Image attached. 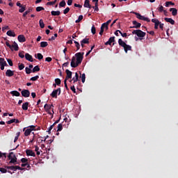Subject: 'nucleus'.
<instances>
[{"mask_svg":"<svg viewBox=\"0 0 178 178\" xmlns=\"http://www.w3.org/2000/svg\"><path fill=\"white\" fill-rule=\"evenodd\" d=\"M84 58V52H79L75 54L74 56L72 58L71 60V67H77L79 65H81V62H83V59Z\"/></svg>","mask_w":178,"mask_h":178,"instance_id":"1","label":"nucleus"},{"mask_svg":"<svg viewBox=\"0 0 178 178\" xmlns=\"http://www.w3.org/2000/svg\"><path fill=\"white\" fill-rule=\"evenodd\" d=\"M22 131H25V133H24V136L27 137L31 134L32 131H35V126L31 125L26 129V130H25V128H24Z\"/></svg>","mask_w":178,"mask_h":178,"instance_id":"2","label":"nucleus"},{"mask_svg":"<svg viewBox=\"0 0 178 178\" xmlns=\"http://www.w3.org/2000/svg\"><path fill=\"white\" fill-rule=\"evenodd\" d=\"M132 34H135L137 37H139V38H144L147 33L140 29H136L132 31Z\"/></svg>","mask_w":178,"mask_h":178,"instance_id":"3","label":"nucleus"},{"mask_svg":"<svg viewBox=\"0 0 178 178\" xmlns=\"http://www.w3.org/2000/svg\"><path fill=\"white\" fill-rule=\"evenodd\" d=\"M134 15H136L137 19H139V20H143L144 22H147V23H149L151 22V19L148 17H145V16L141 15V14L138 13H134Z\"/></svg>","mask_w":178,"mask_h":178,"instance_id":"4","label":"nucleus"},{"mask_svg":"<svg viewBox=\"0 0 178 178\" xmlns=\"http://www.w3.org/2000/svg\"><path fill=\"white\" fill-rule=\"evenodd\" d=\"M6 169H8L12 171H17V170H24V168H21L18 165H13V166H6Z\"/></svg>","mask_w":178,"mask_h":178,"instance_id":"5","label":"nucleus"},{"mask_svg":"<svg viewBox=\"0 0 178 178\" xmlns=\"http://www.w3.org/2000/svg\"><path fill=\"white\" fill-rule=\"evenodd\" d=\"M58 94V95H60V88H57V90H55L52 91L51 97H54V98L56 99Z\"/></svg>","mask_w":178,"mask_h":178,"instance_id":"6","label":"nucleus"},{"mask_svg":"<svg viewBox=\"0 0 178 178\" xmlns=\"http://www.w3.org/2000/svg\"><path fill=\"white\" fill-rule=\"evenodd\" d=\"M132 24H134V26H130V29H140V27H141V23L137 21H133Z\"/></svg>","mask_w":178,"mask_h":178,"instance_id":"7","label":"nucleus"},{"mask_svg":"<svg viewBox=\"0 0 178 178\" xmlns=\"http://www.w3.org/2000/svg\"><path fill=\"white\" fill-rule=\"evenodd\" d=\"M22 95L24 97H30V91L28 90H22Z\"/></svg>","mask_w":178,"mask_h":178,"instance_id":"8","label":"nucleus"},{"mask_svg":"<svg viewBox=\"0 0 178 178\" xmlns=\"http://www.w3.org/2000/svg\"><path fill=\"white\" fill-rule=\"evenodd\" d=\"M14 75H15V71H12L10 70H7V71H6V76L12 77Z\"/></svg>","mask_w":178,"mask_h":178,"instance_id":"9","label":"nucleus"},{"mask_svg":"<svg viewBox=\"0 0 178 178\" xmlns=\"http://www.w3.org/2000/svg\"><path fill=\"white\" fill-rule=\"evenodd\" d=\"M26 152L27 156H35V153L33 152L31 149H26Z\"/></svg>","mask_w":178,"mask_h":178,"instance_id":"10","label":"nucleus"},{"mask_svg":"<svg viewBox=\"0 0 178 178\" xmlns=\"http://www.w3.org/2000/svg\"><path fill=\"white\" fill-rule=\"evenodd\" d=\"M52 108H54L53 104L49 105V104H46L45 105H44V110H45L46 112H48L49 111L52 109Z\"/></svg>","mask_w":178,"mask_h":178,"instance_id":"11","label":"nucleus"},{"mask_svg":"<svg viewBox=\"0 0 178 178\" xmlns=\"http://www.w3.org/2000/svg\"><path fill=\"white\" fill-rule=\"evenodd\" d=\"M17 39L19 42H26V37L24 35H19Z\"/></svg>","mask_w":178,"mask_h":178,"instance_id":"12","label":"nucleus"},{"mask_svg":"<svg viewBox=\"0 0 178 178\" xmlns=\"http://www.w3.org/2000/svg\"><path fill=\"white\" fill-rule=\"evenodd\" d=\"M0 66L1 67H5V66H8V63H6L4 58H0Z\"/></svg>","mask_w":178,"mask_h":178,"instance_id":"13","label":"nucleus"},{"mask_svg":"<svg viewBox=\"0 0 178 178\" xmlns=\"http://www.w3.org/2000/svg\"><path fill=\"white\" fill-rule=\"evenodd\" d=\"M25 58L26 60H29V62H33V56L30 55L29 53L25 54Z\"/></svg>","mask_w":178,"mask_h":178,"instance_id":"14","label":"nucleus"},{"mask_svg":"<svg viewBox=\"0 0 178 178\" xmlns=\"http://www.w3.org/2000/svg\"><path fill=\"white\" fill-rule=\"evenodd\" d=\"M13 48L14 51H19V45L17 44V43H16V42H14L13 44L11 45V51H13Z\"/></svg>","mask_w":178,"mask_h":178,"instance_id":"15","label":"nucleus"},{"mask_svg":"<svg viewBox=\"0 0 178 178\" xmlns=\"http://www.w3.org/2000/svg\"><path fill=\"white\" fill-rule=\"evenodd\" d=\"M112 42H115V36L111 37L105 43V45H111Z\"/></svg>","mask_w":178,"mask_h":178,"instance_id":"16","label":"nucleus"},{"mask_svg":"<svg viewBox=\"0 0 178 178\" xmlns=\"http://www.w3.org/2000/svg\"><path fill=\"white\" fill-rule=\"evenodd\" d=\"M65 73L67 74V76L65 80H68L69 79H72V72L69 70H65Z\"/></svg>","mask_w":178,"mask_h":178,"instance_id":"17","label":"nucleus"},{"mask_svg":"<svg viewBox=\"0 0 178 178\" xmlns=\"http://www.w3.org/2000/svg\"><path fill=\"white\" fill-rule=\"evenodd\" d=\"M170 12L172 13V16H177V9L175 8H170Z\"/></svg>","mask_w":178,"mask_h":178,"instance_id":"18","label":"nucleus"},{"mask_svg":"<svg viewBox=\"0 0 178 178\" xmlns=\"http://www.w3.org/2000/svg\"><path fill=\"white\" fill-rule=\"evenodd\" d=\"M83 6L84 8H88L89 9H91L92 6L90 4V0H85Z\"/></svg>","mask_w":178,"mask_h":178,"instance_id":"19","label":"nucleus"},{"mask_svg":"<svg viewBox=\"0 0 178 178\" xmlns=\"http://www.w3.org/2000/svg\"><path fill=\"white\" fill-rule=\"evenodd\" d=\"M165 22H167V23H170V24H175V21L172 18L165 17L164 18Z\"/></svg>","mask_w":178,"mask_h":178,"instance_id":"20","label":"nucleus"},{"mask_svg":"<svg viewBox=\"0 0 178 178\" xmlns=\"http://www.w3.org/2000/svg\"><path fill=\"white\" fill-rule=\"evenodd\" d=\"M118 44L120 47H122V48H124V47H126V45H127V44H126V42H124V41H122V39L118 40Z\"/></svg>","mask_w":178,"mask_h":178,"instance_id":"21","label":"nucleus"},{"mask_svg":"<svg viewBox=\"0 0 178 178\" xmlns=\"http://www.w3.org/2000/svg\"><path fill=\"white\" fill-rule=\"evenodd\" d=\"M7 35L9 37H15L16 35V33L13 31L9 30L6 33Z\"/></svg>","mask_w":178,"mask_h":178,"instance_id":"22","label":"nucleus"},{"mask_svg":"<svg viewBox=\"0 0 178 178\" xmlns=\"http://www.w3.org/2000/svg\"><path fill=\"white\" fill-rule=\"evenodd\" d=\"M33 8H29V9H28V10H26V11H25L24 13V14H23V17H26V16H27V15H29V13H31V12H33Z\"/></svg>","mask_w":178,"mask_h":178,"instance_id":"23","label":"nucleus"},{"mask_svg":"<svg viewBox=\"0 0 178 178\" xmlns=\"http://www.w3.org/2000/svg\"><path fill=\"white\" fill-rule=\"evenodd\" d=\"M10 94L14 97H19L20 96V93L17 90H13V91L10 92Z\"/></svg>","mask_w":178,"mask_h":178,"instance_id":"24","label":"nucleus"},{"mask_svg":"<svg viewBox=\"0 0 178 178\" xmlns=\"http://www.w3.org/2000/svg\"><path fill=\"white\" fill-rule=\"evenodd\" d=\"M10 160V162L8 163V164L11 165V164H13V165H17V164H19L18 162H17V159H9Z\"/></svg>","mask_w":178,"mask_h":178,"instance_id":"25","label":"nucleus"},{"mask_svg":"<svg viewBox=\"0 0 178 178\" xmlns=\"http://www.w3.org/2000/svg\"><path fill=\"white\" fill-rule=\"evenodd\" d=\"M51 16H59V15H60V11H59V10H57V11L52 10L51 12Z\"/></svg>","mask_w":178,"mask_h":178,"instance_id":"26","label":"nucleus"},{"mask_svg":"<svg viewBox=\"0 0 178 178\" xmlns=\"http://www.w3.org/2000/svg\"><path fill=\"white\" fill-rule=\"evenodd\" d=\"M29 108V102H25L24 104H22V110L23 111H27V108Z\"/></svg>","mask_w":178,"mask_h":178,"instance_id":"27","label":"nucleus"},{"mask_svg":"<svg viewBox=\"0 0 178 178\" xmlns=\"http://www.w3.org/2000/svg\"><path fill=\"white\" fill-rule=\"evenodd\" d=\"M111 22H112V19H109V20H108L106 22L102 24V25L103 26L106 27V30H108V26H109V24H110V23H111Z\"/></svg>","mask_w":178,"mask_h":178,"instance_id":"28","label":"nucleus"},{"mask_svg":"<svg viewBox=\"0 0 178 178\" xmlns=\"http://www.w3.org/2000/svg\"><path fill=\"white\" fill-rule=\"evenodd\" d=\"M8 159H17V157L15 155V153L10 152V154L8 155Z\"/></svg>","mask_w":178,"mask_h":178,"instance_id":"29","label":"nucleus"},{"mask_svg":"<svg viewBox=\"0 0 178 178\" xmlns=\"http://www.w3.org/2000/svg\"><path fill=\"white\" fill-rule=\"evenodd\" d=\"M35 56L39 60H41V59H43V58H44V56H42V54L41 53H38V54H35Z\"/></svg>","mask_w":178,"mask_h":178,"instance_id":"30","label":"nucleus"},{"mask_svg":"<svg viewBox=\"0 0 178 178\" xmlns=\"http://www.w3.org/2000/svg\"><path fill=\"white\" fill-rule=\"evenodd\" d=\"M81 42L82 44H90V38H86L83 39V40L81 41Z\"/></svg>","mask_w":178,"mask_h":178,"instance_id":"31","label":"nucleus"},{"mask_svg":"<svg viewBox=\"0 0 178 178\" xmlns=\"http://www.w3.org/2000/svg\"><path fill=\"white\" fill-rule=\"evenodd\" d=\"M124 49L126 52V54H127V51H131V46L127 44L124 47Z\"/></svg>","mask_w":178,"mask_h":178,"instance_id":"32","label":"nucleus"},{"mask_svg":"<svg viewBox=\"0 0 178 178\" xmlns=\"http://www.w3.org/2000/svg\"><path fill=\"white\" fill-rule=\"evenodd\" d=\"M66 6V1L65 0H63L59 3V8H65Z\"/></svg>","mask_w":178,"mask_h":178,"instance_id":"33","label":"nucleus"},{"mask_svg":"<svg viewBox=\"0 0 178 178\" xmlns=\"http://www.w3.org/2000/svg\"><path fill=\"white\" fill-rule=\"evenodd\" d=\"M46 47H48V42H40V47L41 48H46Z\"/></svg>","mask_w":178,"mask_h":178,"instance_id":"34","label":"nucleus"},{"mask_svg":"<svg viewBox=\"0 0 178 178\" xmlns=\"http://www.w3.org/2000/svg\"><path fill=\"white\" fill-rule=\"evenodd\" d=\"M39 24L40 29H44L45 27V24H44V21H42V19H40Z\"/></svg>","mask_w":178,"mask_h":178,"instance_id":"35","label":"nucleus"},{"mask_svg":"<svg viewBox=\"0 0 178 178\" xmlns=\"http://www.w3.org/2000/svg\"><path fill=\"white\" fill-rule=\"evenodd\" d=\"M92 9L95 10V12H98L99 10V8H98V3H95V6H92Z\"/></svg>","mask_w":178,"mask_h":178,"instance_id":"36","label":"nucleus"},{"mask_svg":"<svg viewBox=\"0 0 178 178\" xmlns=\"http://www.w3.org/2000/svg\"><path fill=\"white\" fill-rule=\"evenodd\" d=\"M170 5H172V6H175V3H173L172 1H167V2H165L166 8H169Z\"/></svg>","mask_w":178,"mask_h":178,"instance_id":"37","label":"nucleus"},{"mask_svg":"<svg viewBox=\"0 0 178 178\" xmlns=\"http://www.w3.org/2000/svg\"><path fill=\"white\" fill-rule=\"evenodd\" d=\"M63 129V127L62 126V124H58V126H57V132L61 131Z\"/></svg>","mask_w":178,"mask_h":178,"instance_id":"38","label":"nucleus"},{"mask_svg":"<svg viewBox=\"0 0 178 178\" xmlns=\"http://www.w3.org/2000/svg\"><path fill=\"white\" fill-rule=\"evenodd\" d=\"M74 42L75 44V47H76V51H79V49H80V43L76 40H74Z\"/></svg>","mask_w":178,"mask_h":178,"instance_id":"39","label":"nucleus"},{"mask_svg":"<svg viewBox=\"0 0 178 178\" xmlns=\"http://www.w3.org/2000/svg\"><path fill=\"white\" fill-rule=\"evenodd\" d=\"M91 33L93 35L97 33V30L95 29V26L92 25L91 28Z\"/></svg>","mask_w":178,"mask_h":178,"instance_id":"40","label":"nucleus"},{"mask_svg":"<svg viewBox=\"0 0 178 178\" xmlns=\"http://www.w3.org/2000/svg\"><path fill=\"white\" fill-rule=\"evenodd\" d=\"M58 2V0H54V1H49L46 3V5L49 6V5H55Z\"/></svg>","mask_w":178,"mask_h":178,"instance_id":"41","label":"nucleus"},{"mask_svg":"<svg viewBox=\"0 0 178 178\" xmlns=\"http://www.w3.org/2000/svg\"><path fill=\"white\" fill-rule=\"evenodd\" d=\"M22 167L24 168V167H26L27 169H30V165L29 164V163H23L22 164Z\"/></svg>","mask_w":178,"mask_h":178,"instance_id":"42","label":"nucleus"},{"mask_svg":"<svg viewBox=\"0 0 178 178\" xmlns=\"http://www.w3.org/2000/svg\"><path fill=\"white\" fill-rule=\"evenodd\" d=\"M41 10H45V8L42 6H38L36 8V12H41Z\"/></svg>","mask_w":178,"mask_h":178,"instance_id":"43","label":"nucleus"},{"mask_svg":"<svg viewBox=\"0 0 178 178\" xmlns=\"http://www.w3.org/2000/svg\"><path fill=\"white\" fill-rule=\"evenodd\" d=\"M69 12H70V8H69V7H67V8L63 10L64 15H67V13H69Z\"/></svg>","mask_w":178,"mask_h":178,"instance_id":"44","label":"nucleus"},{"mask_svg":"<svg viewBox=\"0 0 178 178\" xmlns=\"http://www.w3.org/2000/svg\"><path fill=\"white\" fill-rule=\"evenodd\" d=\"M83 20V15H79L78 19L75 21V23H80Z\"/></svg>","mask_w":178,"mask_h":178,"instance_id":"45","label":"nucleus"},{"mask_svg":"<svg viewBox=\"0 0 178 178\" xmlns=\"http://www.w3.org/2000/svg\"><path fill=\"white\" fill-rule=\"evenodd\" d=\"M20 161L22 163H29V159H25V158H22V159H20Z\"/></svg>","mask_w":178,"mask_h":178,"instance_id":"46","label":"nucleus"},{"mask_svg":"<svg viewBox=\"0 0 178 178\" xmlns=\"http://www.w3.org/2000/svg\"><path fill=\"white\" fill-rule=\"evenodd\" d=\"M10 28H9V26H5L2 27V31L3 33H5V31H6V30H10Z\"/></svg>","mask_w":178,"mask_h":178,"instance_id":"47","label":"nucleus"},{"mask_svg":"<svg viewBox=\"0 0 178 178\" xmlns=\"http://www.w3.org/2000/svg\"><path fill=\"white\" fill-rule=\"evenodd\" d=\"M21 8L19 10V13H23L24 10H26V6L20 7Z\"/></svg>","mask_w":178,"mask_h":178,"instance_id":"48","label":"nucleus"},{"mask_svg":"<svg viewBox=\"0 0 178 178\" xmlns=\"http://www.w3.org/2000/svg\"><path fill=\"white\" fill-rule=\"evenodd\" d=\"M81 80L82 81V83H84V82L86 81V74H82V75L81 76Z\"/></svg>","mask_w":178,"mask_h":178,"instance_id":"49","label":"nucleus"},{"mask_svg":"<svg viewBox=\"0 0 178 178\" xmlns=\"http://www.w3.org/2000/svg\"><path fill=\"white\" fill-rule=\"evenodd\" d=\"M38 79H40L39 76H35L31 78V81H35L38 80Z\"/></svg>","mask_w":178,"mask_h":178,"instance_id":"50","label":"nucleus"},{"mask_svg":"<svg viewBox=\"0 0 178 178\" xmlns=\"http://www.w3.org/2000/svg\"><path fill=\"white\" fill-rule=\"evenodd\" d=\"M7 62H8L9 66H13V62L12 61V60L10 58H7Z\"/></svg>","mask_w":178,"mask_h":178,"instance_id":"51","label":"nucleus"},{"mask_svg":"<svg viewBox=\"0 0 178 178\" xmlns=\"http://www.w3.org/2000/svg\"><path fill=\"white\" fill-rule=\"evenodd\" d=\"M6 159V153H2L1 152H0V159Z\"/></svg>","mask_w":178,"mask_h":178,"instance_id":"52","label":"nucleus"},{"mask_svg":"<svg viewBox=\"0 0 178 178\" xmlns=\"http://www.w3.org/2000/svg\"><path fill=\"white\" fill-rule=\"evenodd\" d=\"M159 12H160L161 13H162V12H163L165 10H163V6H159V7L157 8Z\"/></svg>","mask_w":178,"mask_h":178,"instance_id":"53","label":"nucleus"},{"mask_svg":"<svg viewBox=\"0 0 178 178\" xmlns=\"http://www.w3.org/2000/svg\"><path fill=\"white\" fill-rule=\"evenodd\" d=\"M19 58H22V59H23V58H24V56H24V51H20L19 53Z\"/></svg>","mask_w":178,"mask_h":178,"instance_id":"54","label":"nucleus"},{"mask_svg":"<svg viewBox=\"0 0 178 178\" xmlns=\"http://www.w3.org/2000/svg\"><path fill=\"white\" fill-rule=\"evenodd\" d=\"M31 69H32V68H27V67L25 68L26 74H31V72H32Z\"/></svg>","mask_w":178,"mask_h":178,"instance_id":"55","label":"nucleus"},{"mask_svg":"<svg viewBox=\"0 0 178 178\" xmlns=\"http://www.w3.org/2000/svg\"><path fill=\"white\" fill-rule=\"evenodd\" d=\"M55 83L54 84H57V86H60V79H55Z\"/></svg>","mask_w":178,"mask_h":178,"instance_id":"56","label":"nucleus"},{"mask_svg":"<svg viewBox=\"0 0 178 178\" xmlns=\"http://www.w3.org/2000/svg\"><path fill=\"white\" fill-rule=\"evenodd\" d=\"M102 34H104V25L101 26L100 32H99L100 35H102Z\"/></svg>","mask_w":178,"mask_h":178,"instance_id":"57","label":"nucleus"},{"mask_svg":"<svg viewBox=\"0 0 178 178\" xmlns=\"http://www.w3.org/2000/svg\"><path fill=\"white\" fill-rule=\"evenodd\" d=\"M31 71H32L33 73H35V72H38L40 71V68L39 67H35Z\"/></svg>","mask_w":178,"mask_h":178,"instance_id":"58","label":"nucleus"},{"mask_svg":"<svg viewBox=\"0 0 178 178\" xmlns=\"http://www.w3.org/2000/svg\"><path fill=\"white\" fill-rule=\"evenodd\" d=\"M70 90H71V91H72V92L76 93V88L74 85L71 86Z\"/></svg>","mask_w":178,"mask_h":178,"instance_id":"59","label":"nucleus"},{"mask_svg":"<svg viewBox=\"0 0 178 178\" xmlns=\"http://www.w3.org/2000/svg\"><path fill=\"white\" fill-rule=\"evenodd\" d=\"M56 37H58V33H55L54 36H52L50 39L49 41H54L55 40V38H56Z\"/></svg>","mask_w":178,"mask_h":178,"instance_id":"60","label":"nucleus"},{"mask_svg":"<svg viewBox=\"0 0 178 178\" xmlns=\"http://www.w3.org/2000/svg\"><path fill=\"white\" fill-rule=\"evenodd\" d=\"M15 119H12L10 121H7L6 123L8 124H11L13 123H15Z\"/></svg>","mask_w":178,"mask_h":178,"instance_id":"61","label":"nucleus"},{"mask_svg":"<svg viewBox=\"0 0 178 178\" xmlns=\"http://www.w3.org/2000/svg\"><path fill=\"white\" fill-rule=\"evenodd\" d=\"M159 24H161V22H157V23H156V24H154V29H155L156 30H158V27H159Z\"/></svg>","mask_w":178,"mask_h":178,"instance_id":"62","label":"nucleus"},{"mask_svg":"<svg viewBox=\"0 0 178 178\" xmlns=\"http://www.w3.org/2000/svg\"><path fill=\"white\" fill-rule=\"evenodd\" d=\"M79 81V78H72V79L70 80V83H72V81H74V83H76Z\"/></svg>","mask_w":178,"mask_h":178,"instance_id":"63","label":"nucleus"},{"mask_svg":"<svg viewBox=\"0 0 178 178\" xmlns=\"http://www.w3.org/2000/svg\"><path fill=\"white\" fill-rule=\"evenodd\" d=\"M0 172H1V173H6L7 170L5 168H0Z\"/></svg>","mask_w":178,"mask_h":178,"instance_id":"64","label":"nucleus"}]
</instances>
